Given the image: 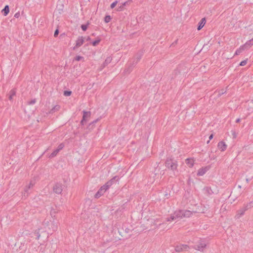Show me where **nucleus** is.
Returning a JSON list of instances; mask_svg holds the SVG:
<instances>
[{
	"label": "nucleus",
	"mask_w": 253,
	"mask_h": 253,
	"mask_svg": "<svg viewBox=\"0 0 253 253\" xmlns=\"http://www.w3.org/2000/svg\"><path fill=\"white\" fill-rule=\"evenodd\" d=\"M82 59H84V57L83 56H77L75 58V60L77 61H80Z\"/></svg>",
	"instance_id": "a19ab883"
},
{
	"label": "nucleus",
	"mask_w": 253,
	"mask_h": 253,
	"mask_svg": "<svg viewBox=\"0 0 253 253\" xmlns=\"http://www.w3.org/2000/svg\"><path fill=\"white\" fill-rule=\"evenodd\" d=\"M63 5H57L56 8L55 9V12H58L59 13H61L63 11Z\"/></svg>",
	"instance_id": "393cba45"
},
{
	"label": "nucleus",
	"mask_w": 253,
	"mask_h": 253,
	"mask_svg": "<svg viewBox=\"0 0 253 253\" xmlns=\"http://www.w3.org/2000/svg\"><path fill=\"white\" fill-rule=\"evenodd\" d=\"M112 58L111 57H108L105 59V61L103 63V67L106 66L108 64H109L112 61Z\"/></svg>",
	"instance_id": "5701e85b"
},
{
	"label": "nucleus",
	"mask_w": 253,
	"mask_h": 253,
	"mask_svg": "<svg viewBox=\"0 0 253 253\" xmlns=\"http://www.w3.org/2000/svg\"><path fill=\"white\" fill-rule=\"evenodd\" d=\"M166 167L172 171L173 174L176 175L177 173V163L173 159H167L165 162Z\"/></svg>",
	"instance_id": "f03ea898"
},
{
	"label": "nucleus",
	"mask_w": 253,
	"mask_h": 253,
	"mask_svg": "<svg viewBox=\"0 0 253 253\" xmlns=\"http://www.w3.org/2000/svg\"><path fill=\"white\" fill-rule=\"evenodd\" d=\"M247 60H245L241 61L240 63V65L241 66H243L247 64Z\"/></svg>",
	"instance_id": "ea45409f"
},
{
	"label": "nucleus",
	"mask_w": 253,
	"mask_h": 253,
	"mask_svg": "<svg viewBox=\"0 0 253 253\" xmlns=\"http://www.w3.org/2000/svg\"><path fill=\"white\" fill-rule=\"evenodd\" d=\"M89 24V22H87L86 24H82L81 25V27L82 29L83 30V31H85L87 30Z\"/></svg>",
	"instance_id": "c85d7f7f"
},
{
	"label": "nucleus",
	"mask_w": 253,
	"mask_h": 253,
	"mask_svg": "<svg viewBox=\"0 0 253 253\" xmlns=\"http://www.w3.org/2000/svg\"><path fill=\"white\" fill-rule=\"evenodd\" d=\"M104 192L101 188L98 191V192L95 194L94 197L95 198H99L101 195L103 194Z\"/></svg>",
	"instance_id": "b1692460"
},
{
	"label": "nucleus",
	"mask_w": 253,
	"mask_h": 253,
	"mask_svg": "<svg viewBox=\"0 0 253 253\" xmlns=\"http://www.w3.org/2000/svg\"><path fill=\"white\" fill-rule=\"evenodd\" d=\"M240 121V119H237L236 120V123H239Z\"/></svg>",
	"instance_id": "864d4df0"
},
{
	"label": "nucleus",
	"mask_w": 253,
	"mask_h": 253,
	"mask_svg": "<svg viewBox=\"0 0 253 253\" xmlns=\"http://www.w3.org/2000/svg\"><path fill=\"white\" fill-rule=\"evenodd\" d=\"M34 184H35V183L34 182V181L33 180H31L30 181V182L29 183V185H27V186L29 189H31V188H32L34 186Z\"/></svg>",
	"instance_id": "e433bc0d"
},
{
	"label": "nucleus",
	"mask_w": 253,
	"mask_h": 253,
	"mask_svg": "<svg viewBox=\"0 0 253 253\" xmlns=\"http://www.w3.org/2000/svg\"><path fill=\"white\" fill-rule=\"evenodd\" d=\"M111 17L110 15H106L105 17H104V21L105 23H108L110 21V20H111Z\"/></svg>",
	"instance_id": "473e14b6"
},
{
	"label": "nucleus",
	"mask_w": 253,
	"mask_h": 253,
	"mask_svg": "<svg viewBox=\"0 0 253 253\" xmlns=\"http://www.w3.org/2000/svg\"><path fill=\"white\" fill-rule=\"evenodd\" d=\"M90 40V38L89 37H87V38H86V41H89Z\"/></svg>",
	"instance_id": "5fc2aeb1"
},
{
	"label": "nucleus",
	"mask_w": 253,
	"mask_h": 253,
	"mask_svg": "<svg viewBox=\"0 0 253 253\" xmlns=\"http://www.w3.org/2000/svg\"><path fill=\"white\" fill-rule=\"evenodd\" d=\"M72 93L71 91L69 90H65L64 91V95L66 96H70Z\"/></svg>",
	"instance_id": "f704fd0d"
},
{
	"label": "nucleus",
	"mask_w": 253,
	"mask_h": 253,
	"mask_svg": "<svg viewBox=\"0 0 253 253\" xmlns=\"http://www.w3.org/2000/svg\"><path fill=\"white\" fill-rule=\"evenodd\" d=\"M177 42V40L175 42H173V43L171 44V45H174L175 44H176Z\"/></svg>",
	"instance_id": "3c124183"
},
{
	"label": "nucleus",
	"mask_w": 253,
	"mask_h": 253,
	"mask_svg": "<svg viewBox=\"0 0 253 253\" xmlns=\"http://www.w3.org/2000/svg\"><path fill=\"white\" fill-rule=\"evenodd\" d=\"M92 36H95L94 33H93V34H92Z\"/></svg>",
	"instance_id": "13d9d810"
},
{
	"label": "nucleus",
	"mask_w": 253,
	"mask_h": 253,
	"mask_svg": "<svg viewBox=\"0 0 253 253\" xmlns=\"http://www.w3.org/2000/svg\"><path fill=\"white\" fill-rule=\"evenodd\" d=\"M19 16H20L19 12H17V13H15L14 15V17H16V18H18Z\"/></svg>",
	"instance_id": "de8ad7c7"
},
{
	"label": "nucleus",
	"mask_w": 253,
	"mask_h": 253,
	"mask_svg": "<svg viewBox=\"0 0 253 253\" xmlns=\"http://www.w3.org/2000/svg\"><path fill=\"white\" fill-rule=\"evenodd\" d=\"M143 52L142 50L138 51V52L136 53L134 58V59H136V62H135V64H137L138 62V61L141 58V57L143 55Z\"/></svg>",
	"instance_id": "9b49d317"
},
{
	"label": "nucleus",
	"mask_w": 253,
	"mask_h": 253,
	"mask_svg": "<svg viewBox=\"0 0 253 253\" xmlns=\"http://www.w3.org/2000/svg\"><path fill=\"white\" fill-rule=\"evenodd\" d=\"M206 243L202 241H200L199 242H198L197 244L194 245V249L200 251H203L204 249V248L206 247Z\"/></svg>",
	"instance_id": "423d86ee"
},
{
	"label": "nucleus",
	"mask_w": 253,
	"mask_h": 253,
	"mask_svg": "<svg viewBox=\"0 0 253 253\" xmlns=\"http://www.w3.org/2000/svg\"><path fill=\"white\" fill-rule=\"evenodd\" d=\"M62 190L63 185L61 183H56L53 187V192L57 194H61Z\"/></svg>",
	"instance_id": "39448f33"
},
{
	"label": "nucleus",
	"mask_w": 253,
	"mask_h": 253,
	"mask_svg": "<svg viewBox=\"0 0 253 253\" xmlns=\"http://www.w3.org/2000/svg\"><path fill=\"white\" fill-rule=\"evenodd\" d=\"M217 147L221 151H224L226 149L227 145L224 142L221 141L218 143Z\"/></svg>",
	"instance_id": "9d476101"
},
{
	"label": "nucleus",
	"mask_w": 253,
	"mask_h": 253,
	"mask_svg": "<svg viewBox=\"0 0 253 253\" xmlns=\"http://www.w3.org/2000/svg\"><path fill=\"white\" fill-rule=\"evenodd\" d=\"M253 45V38L247 42L243 46L246 49H249L252 45Z\"/></svg>",
	"instance_id": "2eb2a0df"
},
{
	"label": "nucleus",
	"mask_w": 253,
	"mask_h": 253,
	"mask_svg": "<svg viewBox=\"0 0 253 253\" xmlns=\"http://www.w3.org/2000/svg\"><path fill=\"white\" fill-rule=\"evenodd\" d=\"M40 229L36 230L34 232V234L36 235V239L39 240L40 237V234L39 233Z\"/></svg>",
	"instance_id": "2f4dec72"
},
{
	"label": "nucleus",
	"mask_w": 253,
	"mask_h": 253,
	"mask_svg": "<svg viewBox=\"0 0 253 253\" xmlns=\"http://www.w3.org/2000/svg\"><path fill=\"white\" fill-rule=\"evenodd\" d=\"M206 18H203L201 21L198 23V26L197 27V30L198 31L200 30L206 24Z\"/></svg>",
	"instance_id": "ddd939ff"
},
{
	"label": "nucleus",
	"mask_w": 253,
	"mask_h": 253,
	"mask_svg": "<svg viewBox=\"0 0 253 253\" xmlns=\"http://www.w3.org/2000/svg\"><path fill=\"white\" fill-rule=\"evenodd\" d=\"M189 249V247L187 245L180 244L175 246V251L176 252H181L187 251Z\"/></svg>",
	"instance_id": "20e7f679"
},
{
	"label": "nucleus",
	"mask_w": 253,
	"mask_h": 253,
	"mask_svg": "<svg viewBox=\"0 0 253 253\" xmlns=\"http://www.w3.org/2000/svg\"><path fill=\"white\" fill-rule=\"evenodd\" d=\"M98 120H99V119H97L93 121V122H92L91 123H90L89 126H90L91 125H94Z\"/></svg>",
	"instance_id": "c03bdc74"
},
{
	"label": "nucleus",
	"mask_w": 253,
	"mask_h": 253,
	"mask_svg": "<svg viewBox=\"0 0 253 253\" xmlns=\"http://www.w3.org/2000/svg\"><path fill=\"white\" fill-rule=\"evenodd\" d=\"M60 108V106L58 105L54 106L49 112L50 114H53L54 112L58 111Z\"/></svg>",
	"instance_id": "aec40b11"
},
{
	"label": "nucleus",
	"mask_w": 253,
	"mask_h": 253,
	"mask_svg": "<svg viewBox=\"0 0 253 253\" xmlns=\"http://www.w3.org/2000/svg\"><path fill=\"white\" fill-rule=\"evenodd\" d=\"M43 225L44 226H49V222L48 221H46L45 220L43 222Z\"/></svg>",
	"instance_id": "79ce46f5"
},
{
	"label": "nucleus",
	"mask_w": 253,
	"mask_h": 253,
	"mask_svg": "<svg viewBox=\"0 0 253 253\" xmlns=\"http://www.w3.org/2000/svg\"><path fill=\"white\" fill-rule=\"evenodd\" d=\"M170 195V193L168 192H166L165 194V197H166L167 198H169V196Z\"/></svg>",
	"instance_id": "49530a36"
},
{
	"label": "nucleus",
	"mask_w": 253,
	"mask_h": 253,
	"mask_svg": "<svg viewBox=\"0 0 253 253\" xmlns=\"http://www.w3.org/2000/svg\"><path fill=\"white\" fill-rule=\"evenodd\" d=\"M101 39L99 37H97L96 40L92 42L93 46H96L100 42Z\"/></svg>",
	"instance_id": "c756f323"
},
{
	"label": "nucleus",
	"mask_w": 253,
	"mask_h": 253,
	"mask_svg": "<svg viewBox=\"0 0 253 253\" xmlns=\"http://www.w3.org/2000/svg\"><path fill=\"white\" fill-rule=\"evenodd\" d=\"M124 6L121 4L120 6H119L117 10L118 11H122L124 9Z\"/></svg>",
	"instance_id": "a18cd8bd"
},
{
	"label": "nucleus",
	"mask_w": 253,
	"mask_h": 253,
	"mask_svg": "<svg viewBox=\"0 0 253 253\" xmlns=\"http://www.w3.org/2000/svg\"><path fill=\"white\" fill-rule=\"evenodd\" d=\"M245 49H246L245 48V47L243 45H242L239 49H238L236 51L235 55H239L243 51H244Z\"/></svg>",
	"instance_id": "bb28decb"
},
{
	"label": "nucleus",
	"mask_w": 253,
	"mask_h": 253,
	"mask_svg": "<svg viewBox=\"0 0 253 253\" xmlns=\"http://www.w3.org/2000/svg\"><path fill=\"white\" fill-rule=\"evenodd\" d=\"M185 163L190 167L192 168L194 164V160L192 158H187L185 160Z\"/></svg>",
	"instance_id": "4468645a"
},
{
	"label": "nucleus",
	"mask_w": 253,
	"mask_h": 253,
	"mask_svg": "<svg viewBox=\"0 0 253 253\" xmlns=\"http://www.w3.org/2000/svg\"><path fill=\"white\" fill-rule=\"evenodd\" d=\"M136 62V59H133V61H132V63L128 66V67L125 70V72L129 74L132 70L133 68L137 64H135V62Z\"/></svg>",
	"instance_id": "f8f14e48"
},
{
	"label": "nucleus",
	"mask_w": 253,
	"mask_h": 253,
	"mask_svg": "<svg viewBox=\"0 0 253 253\" xmlns=\"http://www.w3.org/2000/svg\"><path fill=\"white\" fill-rule=\"evenodd\" d=\"M127 3V1L125 2L124 3H122V5L124 7L126 5V3Z\"/></svg>",
	"instance_id": "8fccbe9b"
},
{
	"label": "nucleus",
	"mask_w": 253,
	"mask_h": 253,
	"mask_svg": "<svg viewBox=\"0 0 253 253\" xmlns=\"http://www.w3.org/2000/svg\"><path fill=\"white\" fill-rule=\"evenodd\" d=\"M210 142V140L207 141V143H209Z\"/></svg>",
	"instance_id": "4d7b16f0"
},
{
	"label": "nucleus",
	"mask_w": 253,
	"mask_h": 253,
	"mask_svg": "<svg viewBox=\"0 0 253 253\" xmlns=\"http://www.w3.org/2000/svg\"><path fill=\"white\" fill-rule=\"evenodd\" d=\"M109 188V187L106 184H105L104 185H103L102 186H101L100 187V188L101 189H102V190L105 192L108 188Z\"/></svg>",
	"instance_id": "72a5a7b5"
},
{
	"label": "nucleus",
	"mask_w": 253,
	"mask_h": 253,
	"mask_svg": "<svg viewBox=\"0 0 253 253\" xmlns=\"http://www.w3.org/2000/svg\"><path fill=\"white\" fill-rule=\"evenodd\" d=\"M225 92L226 91H224L223 89H222L221 90H219L218 91H216L214 92V95H215L216 96H217V97H220L221 95L225 93Z\"/></svg>",
	"instance_id": "a878e982"
},
{
	"label": "nucleus",
	"mask_w": 253,
	"mask_h": 253,
	"mask_svg": "<svg viewBox=\"0 0 253 253\" xmlns=\"http://www.w3.org/2000/svg\"><path fill=\"white\" fill-rule=\"evenodd\" d=\"M84 39L83 37H79L76 41V45L73 47V49L75 50L77 48L81 46L84 42Z\"/></svg>",
	"instance_id": "1a4fd4ad"
},
{
	"label": "nucleus",
	"mask_w": 253,
	"mask_h": 253,
	"mask_svg": "<svg viewBox=\"0 0 253 253\" xmlns=\"http://www.w3.org/2000/svg\"><path fill=\"white\" fill-rule=\"evenodd\" d=\"M250 180L251 179L250 178H246V181L247 183H248L250 181Z\"/></svg>",
	"instance_id": "603ef678"
},
{
	"label": "nucleus",
	"mask_w": 253,
	"mask_h": 253,
	"mask_svg": "<svg viewBox=\"0 0 253 253\" xmlns=\"http://www.w3.org/2000/svg\"><path fill=\"white\" fill-rule=\"evenodd\" d=\"M205 193L208 196H210L213 194V191L212 190L211 187H206L204 189Z\"/></svg>",
	"instance_id": "dca6fc26"
},
{
	"label": "nucleus",
	"mask_w": 253,
	"mask_h": 253,
	"mask_svg": "<svg viewBox=\"0 0 253 253\" xmlns=\"http://www.w3.org/2000/svg\"><path fill=\"white\" fill-rule=\"evenodd\" d=\"M192 212L187 210H179L175 211L171 214L169 218H167V221L174 220L178 218H182L183 217H189L191 216Z\"/></svg>",
	"instance_id": "f257e3e1"
},
{
	"label": "nucleus",
	"mask_w": 253,
	"mask_h": 253,
	"mask_svg": "<svg viewBox=\"0 0 253 253\" xmlns=\"http://www.w3.org/2000/svg\"><path fill=\"white\" fill-rule=\"evenodd\" d=\"M90 116V112L84 111H83V119L81 121V124L82 126H84L85 123L86 122V118L89 117Z\"/></svg>",
	"instance_id": "0eeeda50"
},
{
	"label": "nucleus",
	"mask_w": 253,
	"mask_h": 253,
	"mask_svg": "<svg viewBox=\"0 0 253 253\" xmlns=\"http://www.w3.org/2000/svg\"><path fill=\"white\" fill-rule=\"evenodd\" d=\"M30 189L28 188L27 185H26L25 186V187L24 188V195H23L24 197H26L28 196V194L30 193V192H29Z\"/></svg>",
	"instance_id": "cd10ccee"
},
{
	"label": "nucleus",
	"mask_w": 253,
	"mask_h": 253,
	"mask_svg": "<svg viewBox=\"0 0 253 253\" xmlns=\"http://www.w3.org/2000/svg\"><path fill=\"white\" fill-rule=\"evenodd\" d=\"M64 147V145L63 143H61L58 145V148L56 149L58 150V151H59L60 150H62Z\"/></svg>",
	"instance_id": "4c0bfd02"
},
{
	"label": "nucleus",
	"mask_w": 253,
	"mask_h": 253,
	"mask_svg": "<svg viewBox=\"0 0 253 253\" xmlns=\"http://www.w3.org/2000/svg\"><path fill=\"white\" fill-rule=\"evenodd\" d=\"M58 211L56 209V207H55V208H51L50 210V215L51 217L54 218L55 217V214Z\"/></svg>",
	"instance_id": "412c9836"
},
{
	"label": "nucleus",
	"mask_w": 253,
	"mask_h": 253,
	"mask_svg": "<svg viewBox=\"0 0 253 253\" xmlns=\"http://www.w3.org/2000/svg\"><path fill=\"white\" fill-rule=\"evenodd\" d=\"M58 34H59V30H58V29H57L55 31V32H54V36L55 37H57V36L58 35Z\"/></svg>",
	"instance_id": "37998d69"
},
{
	"label": "nucleus",
	"mask_w": 253,
	"mask_h": 253,
	"mask_svg": "<svg viewBox=\"0 0 253 253\" xmlns=\"http://www.w3.org/2000/svg\"><path fill=\"white\" fill-rule=\"evenodd\" d=\"M213 137V134H211L209 136V139L211 140V139H212Z\"/></svg>",
	"instance_id": "09e8293b"
},
{
	"label": "nucleus",
	"mask_w": 253,
	"mask_h": 253,
	"mask_svg": "<svg viewBox=\"0 0 253 253\" xmlns=\"http://www.w3.org/2000/svg\"><path fill=\"white\" fill-rule=\"evenodd\" d=\"M1 12L4 16H6L9 12V6L8 5H5Z\"/></svg>",
	"instance_id": "6ab92c4d"
},
{
	"label": "nucleus",
	"mask_w": 253,
	"mask_h": 253,
	"mask_svg": "<svg viewBox=\"0 0 253 253\" xmlns=\"http://www.w3.org/2000/svg\"><path fill=\"white\" fill-rule=\"evenodd\" d=\"M210 169V166H206L204 168H200L197 172V175L198 176H203L204 175L207 171H208Z\"/></svg>",
	"instance_id": "6e6552de"
},
{
	"label": "nucleus",
	"mask_w": 253,
	"mask_h": 253,
	"mask_svg": "<svg viewBox=\"0 0 253 253\" xmlns=\"http://www.w3.org/2000/svg\"><path fill=\"white\" fill-rule=\"evenodd\" d=\"M119 179V177L117 176H114L111 180L107 182L105 184H106L109 187L113 184L114 181H117Z\"/></svg>",
	"instance_id": "f3484780"
},
{
	"label": "nucleus",
	"mask_w": 253,
	"mask_h": 253,
	"mask_svg": "<svg viewBox=\"0 0 253 253\" xmlns=\"http://www.w3.org/2000/svg\"><path fill=\"white\" fill-rule=\"evenodd\" d=\"M253 207V201H251V202L245 204L244 205V207L242 208H241L237 211V214L235 216V217L236 218H239L241 216L243 215L245 213V212L250 209Z\"/></svg>",
	"instance_id": "7ed1b4c3"
},
{
	"label": "nucleus",
	"mask_w": 253,
	"mask_h": 253,
	"mask_svg": "<svg viewBox=\"0 0 253 253\" xmlns=\"http://www.w3.org/2000/svg\"><path fill=\"white\" fill-rule=\"evenodd\" d=\"M51 228L53 231H56L58 228V222L53 221L51 223Z\"/></svg>",
	"instance_id": "a211bd4d"
},
{
	"label": "nucleus",
	"mask_w": 253,
	"mask_h": 253,
	"mask_svg": "<svg viewBox=\"0 0 253 253\" xmlns=\"http://www.w3.org/2000/svg\"><path fill=\"white\" fill-rule=\"evenodd\" d=\"M36 102V99L35 98L30 101L27 102V104H28L29 105H33V104H34Z\"/></svg>",
	"instance_id": "c9c22d12"
},
{
	"label": "nucleus",
	"mask_w": 253,
	"mask_h": 253,
	"mask_svg": "<svg viewBox=\"0 0 253 253\" xmlns=\"http://www.w3.org/2000/svg\"><path fill=\"white\" fill-rule=\"evenodd\" d=\"M238 188H241V185H238Z\"/></svg>",
	"instance_id": "6e6d98bb"
},
{
	"label": "nucleus",
	"mask_w": 253,
	"mask_h": 253,
	"mask_svg": "<svg viewBox=\"0 0 253 253\" xmlns=\"http://www.w3.org/2000/svg\"><path fill=\"white\" fill-rule=\"evenodd\" d=\"M118 3V1H115L114 2H113L112 3H111V5H110V7L111 8L113 9L114 8L115 6L116 5V4H117Z\"/></svg>",
	"instance_id": "58836bf2"
},
{
	"label": "nucleus",
	"mask_w": 253,
	"mask_h": 253,
	"mask_svg": "<svg viewBox=\"0 0 253 253\" xmlns=\"http://www.w3.org/2000/svg\"><path fill=\"white\" fill-rule=\"evenodd\" d=\"M59 151H58V150H55L50 155V156L49 157L50 158H53L55 156H56V155L58 153Z\"/></svg>",
	"instance_id": "7c9ffc66"
},
{
	"label": "nucleus",
	"mask_w": 253,
	"mask_h": 253,
	"mask_svg": "<svg viewBox=\"0 0 253 253\" xmlns=\"http://www.w3.org/2000/svg\"><path fill=\"white\" fill-rule=\"evenodd\" d=\"M16 94V91L14 89H11L8 94L9 97L8 98L10 100L12 99L13 96H15Z\"/></svg>",
	"instance_id": "4be33fe9"
}]
</instances>
